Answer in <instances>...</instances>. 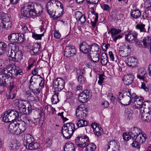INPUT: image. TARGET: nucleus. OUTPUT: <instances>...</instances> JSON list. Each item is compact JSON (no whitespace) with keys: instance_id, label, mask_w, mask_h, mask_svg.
Returning <instances> with one entry per match:
<instances>
[{"instance_id":"f257e3e1","label":"nucleus","mask_w":151,"mask_h":151,"mask_svg":"<svg viewBox=\"0 0 151 151\" xmlns=\"http://www.w3.org/2000/svg\"><path fill=\"white\" fill-rule=\"evenodd\" d=\"M9 46L11 49L8 52L9 57L12 58L13 61L18 62L22 59L23 54L21 50L15 44H9Z\"/></svg>"},{"instance_id":"f03ea898","label":"nucleus","mask_w":151,"mask_h":151,"mask_svg":"<svg viewBox=\"0 0 151 151\" xmlns=\"http://www.w3.org/2000/svg\"><path fill=\"white\" fill-rule=\"evenodd\" d=\"M18 111L15 109H9L2 116L4 122H10L18 119L20 117Z\"/></svg>"},{"instance_id":"7ed1b4c3","label":"nucleus","mask_w":151,"mask_h":151,"mask_svg":"<svg viewBox=\"0 0 151 151\" xmlns=\"http://www.w3.org/2000/svg\"><path fill=\"white\" fill-rule=\"evenodd\" d=\"M76 130L74 124L69 123L64 124L61 129L62 134L65 139H70Z\"/></svg>"},{"instance_id":"20e7f679","label":"nucleus","mask_w":151,"mask_h":151,"mask_svg":"<svg viewBox=\"0 0 151 151\" xmlns=\"http://www.w3.org/2000/svg\"><path fill=\"white\" fill-rule=\"evenodd\" d=\"M26 103H24L22 101H19L18 100L15 101L14 104L18 107V109L20 113L22 114L27 115L32 112V106L30 105L26 108Z\"/></svg>"},{"instance_id":"39448f33","label":"nucleus","mask_w":151,"mask_h":151,"mask_svg":"<svg viewBox=\"0 0 151 151\" xmlns=\"http://www.w3.org/2000/svg\"><path fill=\"white\" fill-rule=\"evenodd\" d=\"M8 40L11 43L10 44L17 43L20 44L23 42L25 38L23 34L21 33H12L8 37Z\"/></svg>"},{"instance_id":"423d86ee","label":"nucleus","mask_w":151,"mask_h":151,"mask_svg":"<svg viewBox=\"0 0 151 151\" xmlns=\"http://www.w3.org/2000/svg\"><path fill=\"white\" fill-rule=\"evenodd\" d=\"M14 65H9L7 68H5L2 70V73L0 76L1 78L5 76L7 80L12 79L15 76L16 69H13Z\"/></svg>"},{"instance_id":"0eeeda50","label":"nucleus","mask_w":151,"mask_h":151,"mask_svg":"<svg viewBox=\"0 0 151 151\" xmlns=\"http://www.w3.org/2000/svg\"><path fill=\"white\" fill-rule=\"evenodd\" d=\"M140 111V115L143 121L148 122H151V106L142 108Z\"/></svg>"},{"instance_id":"6e6552de","label":"nucleus","mask_w":151,"mask_h":151,"mask_svg":"<svg viewBox=\"0 0 151 151\" xmlns=\"http://www.w3.org/2000/svg\"><path fill=\"white\" fill-rule=\"evenodd\" d=\"M98 45L95 43L89 45L86 42H83L80 45V50L83 53L88 54L89 55L92 51L91 50L92 47H95L98 48Z\"/></svg>"},{"instance_id":"1a4fd4ad","label":"nucleus","mask_w":151,"mask_h":151,"mask_svg":"<svg viewBox=\"0 0 151 151\" xmlns=\"http://www.w3.org/2000/svg\"><path fill=\"white\" fill-rule=\"evenodd\" d=\"M64 81L62 78H58L53 81V88L55 91L60 92L64 88Z\"/></svg>"},{"instance_id":"9d476101","label":"nucleus","mask_w":151,"mask_h":151,"mask_svg":"<svg viewBox=\"0 0 151 151\" xmlns=\"http://www.w3.org/2000/svg\"><path fill=\"white\" fill-rule=\"evenodd\" d=\"M89 142V139L86 135L78 136L75 139V143L80 147L86 146Z\"/></svg>"},{"instance_id":"9b49d317","label":"nucleus","mask_w":151,"mask_h":151,"mask_svg":"<svg viewBox=\"0 0 151 151\" xmlns=\"http://www.w3.org/2000/svg\"><path fill=\"white\" fill-rule=\"evenodd\" d=\"M88 113V110L85 108H82L79 106L77 108L76 114L78 119H84L86 117Z\"/></svg>"},{"instance_id":"f8f14e48","label":"nucleus","mask_w":151,"mask_h":151,"mask_svg":"<svg viewBox=\"0 0 151 151\" xmlns=\"http://www.w3.org/2000/svg\"><path fill=\"white\" fill-rule=\"evenodd\" d=\"M77 51L75 47L69 45L65 47L64 51V55L67 57H73L76 54Z\"/></svg>"},{"instance_id":"ddd939ff","label":"nucleus","mask_w":151,"mask_h":151,"mask_svg":"<svg viewBox=\"0 0 151 151\" xmlns=\"http://www.w3.org/2000/svg\"><path fill=\"white\" fill-rule=\"evenodd\" d=\"M138 34L135 31L129 32L125 35V39L130 43H134L137 38Z\"/></svg>"},{"instance_id":"4468645a","label":"nucleus","mask_w":151,"mask_h":151,"mask_svg":"<svg viewBox=\"0 0 151 151\" xmlns=\"http://www.w3.org/2000/svg\"><path fill=\"white\" fill-rule=\"evenodd\" d=\"M139 97L136 99V100L134 101V102H136L135 104L137 108H140V109H144L145 107H147L149 106L150 104L147 101L143 102V98L141 97L140 98H139Z\"/></svg>"},{"instance_id":"2eb2a0df","label":"nucleus","mask_w":151,"mask_h":151,"mask_svg":"<svg viewBox=\"0 0 151 151\" xmlns=\"http://www.w3.org/2000/svg\"><path fill=\"white\" fill-rule=\"evenodd\" d=\"M89 96V91L88 90H84V91L80 94L78 97V100L82 103L86 102L88 101Z\"/></svg>"},{"instance_id":"dca6fc26","label":"nucleus","mask_w":151,"mask_h":151,"mask_svg":"<svg viewBox=\"0 0 151 151\" xmlns=\"http://www.w3.org/2000/svg\"><path fill=\"white\" fill-rule=\"evenodd\" d=\"M148 75L146 70L144 68H141L139 69L137 73V78L140 80L145 81Z\"/></svg>"},{"instance_id":"f3484780","label":"nucleus","mask_w":151,"mask_h":151,"mask_svg":"<svg viewBox=\"0 0 151 151\" xmlns=\"http://www.w3.org/2000/svg\"><path fill=\"white\" fill-rule=\"evenodd\" d=\"M141 132L140 129L138 128L137 127H134L133 130L129 131V134L133 139L136 140L137 138L138 135H139Z\"/></svg>"},{"instance_id":"a211bd4d","label":"nucleus","mask_w":151,"mask_h":151,"mask_svg":"<svg viewBox=\"0 0 151 151\" xmlns=\"http://www.w3.org/2000/svg\"><path fill=\"white\" fill-rule=\"evenodd\" d=\"M43 8L41 5L37 3L34 12L32 13V16L34 17L39 16L43 12Z\"/></svg>"},{"instance_id":"6ab92c4d","label":"nucleus","mask_w":151,"mask_h":151,"mask_svg":"<svg viewBox=\"0 0 151 151\" xmlns=\"http://www.w3.org/2000/svg\"><path fill=\"white\" fill-rule=\"evenodd\" d=\"M21 16L23 18L27 19L31 16H32L31 13L27 9H26V7L25 6L21 8Z\"/></svg>"},{"instance_id":"aec40b11","label":"nucleus","mask_w":151,"mask_h":151,"mask_svg":"<svg viewBox=\"0 0 151 151\" xmlns=\"http://www.w3.org/2000/svg\"><path fill=\"white\" fill-rule=\"evenodd\" d=\"M32 92V91L29 90L26 91L25 95L27 97V100L31 101H39V97L36 96H33L31 93Z\"/></svg>"},{"instance_id":"412c9836","label":"nucleus","mask_w":151,"mask_h":151,"mask_svg":"<svg viewBox=\"0 0 151 151\" xmlns=\"http://www.w3.org/2000/svg\"><path fill=\"white\" fill-rule=\"evenodd\" d=\"M40 43H37L34 45L30 50V52L32 55H38L40 51Z\"/></svg>"},{"instance_id":"4be33fe9","label":"nucleus","mask_w":151,"mask_h":151,"mask_svg":"<svg viewBox=\"0 0 151 151\" xmlns=\"http://www.w3.org/2000/svg\"><path fill=\"white\" fill-rule=\"evenodd\" d=\"M137 59L133 57L128 58L126 60V63L130 67H133L137 65Z\"/></svg>"},{"instance_id":"5701e85b","label":"nucleus","mask_w":151,"mask_h":151,"mask_svg":"<svg viewBox=\"0 0 151 151\" xmlns=\"http://www.w3.org/2000/svg\"><path fill=\"white\" fill-rule=\"evenodd\" d=\"M134 79V76L133 75H127L124 76L123 81L125 84L128 85L132 83Z\"/></svg>"},{"instance_id":"b1692460","label":"nucleus","mask_w":151,"mask_h":151,"mask_svg":"<svg viewBox=\"0 0 151 151\" xmlns=\"http://www.w3.org/2000/svg\"><path fill=\"white\" fill-rule=\"evenodd\" d=\"M144 48H149L151 46V37L147 36L143 39L142 40Z\"/></svg>"},{"instance_id":"393cba45","label":"nucleus","mask_w":151,"mask_h":151,"mask_svg":"<svg viewBox=\"0 0 151 151\" xmlns=\"http://www.w3.org/2000/svg\"><path fill=\"white\" fill-rule=\"evenodd\" d=\"M130 15L134 19H137L139 18L141 15V12L138 9L135 8L132 10L130 12Z\"/></svg>"},{"instance_id":"a878e982","label":"nucleus","mask_w":151,"mask_h":151,"mask_svg":"<svg viewBox=\"0 0 151 151\" xmlns=\"http://www.w3.org/2000/svg\"><path fill=\"white\" fill-rule=\"evenodd\" d=\"M125 48H126V46L125 45H123L120 47L119 50V54L120 56L127 57L129 55V52H127V50H125Z\"/></svg>"},{"instance_id":"bb28decb","label":"nucleus","mask_w":151,"mask_h":151,"mask_svg":"<svg viewBox=\"0 0 151 151\" xmlns=\"http://www.w3.org/2000/svg\"><path fill=\"white\" fill-rule=\"evenodd\" d=\"M37 3L35 2H29L25 4V6L26 7V9H27L32 14V13H33V12H34V11H35Z\"/></svg>"},{"instance_id":"cd10ccee","label":"nucleus","mask_w":151,"mask_h":151,"mask_svg":"<svg viewBox=\"0 0 151 151\" xmlns=\"http://www.w3.org/2000/svg\"><path fill=\"white\" fill-rule=\"evenodd\" d=\"M34 141V139L33 136L31 135L27 134H26L24 137V142H25L27 147V146L29 144H30Z\"/></svg>"},{"instance_id":"c85d7f7f","label":"nucleus","mask_w":151,"mask_h":151,"mask_svg":"<svg viewBox=\"0 0 151 151\" xmlns=\"http://www.w3.org/2000/svg\"><path fill=\"white\" fill-rule=\"evenodd\" d=\"M136 29L139 30L140 32H146L147 30L145 28V25L142 23H140L137 24L135 26Z\"/></svg>"},{"instance_id":"c756f323","label":"nucleus","mask_w":151,"mask_h":151,"mask_svg":"<svg viewBox=\"0 0 151 151\" xmlns=\"http://www.w3.org/2000/svg\"><path fill=\"white\" fill-rule=\"evenodd\" d=\"M123 99L121 103L122 104L124 105V106H127L129 105L132 102L131 99L130 97L124 96L122 95Z\"/></svg>"},{"instance_id":"7c9ffc66","label":"nucleus","mask_w":151,"mask_h":151,"mask_svg":"<svg viewBox=\"0 0 151 151\" xmlns=\"http://www.w3.org/2000/svg\"><path fill=\"white\" fill-rule=\"evenodd\" d=\"M76 124L78 127H80L87 126L88 122L84 119H78L76 122Z\"/></svg>"},{"instance_id":"2f4dec72","label":"nucleus","mask_w":151,"mask_h":151,"mask_svg":"<svg viewBox=\"0 0 151 151\" xmlns=\"http://www.w3.org/2000/svg\"><path fill=\"white\" fill-rule=\"evenodd\" d=\"M12 25V22H2L0 23V27L2 29H10Z\"/></svg>"},{"instance_id":"473e14b6","label":"nucleus","mask_w":151,"mask_h":151,"mask_svg":"<svg viewBox=\"0 0 151 151\" xmlns=\"http://www.w3.org/2000/svg\"><path fill=\"white\" fill-rule=\"evenodd\" d=\"M18 123L17 122H14L11 123L9 126V129L10 131L17 132Z\"/></svg>"},{"instance_id":"72a5a7b5","label":"nucleus","mask_w":151,"mask_h":151,"mask_svg":"<svg viewBox=\"0 0 151 151\" xmlns=\"http://www.w3.org/2000/svg\"><path fill=\"white\" fill-rule=\"evenodd\" d=\"M122 32V30L119 29H116L114 28H111L108 32V33H111V37H114Z\"/></svg>"},{"instance_id":"f704fd0d","label":"nucleus","mask_w":151,"mask_h":151,"mask_svg":"<svg viewBox=\"0 0 151 151\" xmlns=\"http://www.w3.org/2000/svg\"><path fill=\"white\" fill-rule=\"evenodd\" d=\"M89 55L90 60L93 62L96 63L99 61L100 58L99 55L93 54V52L92 53L91 52Z\"/></svg>"},{"instance_id":"c9c22d12","label":"nucleus","mask_w":151,"mask_h":151,"mask_svg":"<svg viewBox=\"0 0 151 151\" xmlns=\"http://www.w3.org/2000/svg\"><path fill=\"white\" fill-rule=\"evenodd\" d=\"M20 117L22 120V122H24L27 125L29 124L31 122H32L29 118L25 115L20 116Z\"/></svg>"},{"instance_id":"e433bc0d","label":"nucleus","mask_w":151,"mask_h":151,"mask_svg":"<svg viewBox=\"0 0 151 151\" xmlns=\"http://www.w3.org/2000/svg\"><path fill=\"white\" fill-rule=\"evenodd\" d=\"M93 132L96 135L99 137L102 134V130L101 127V125L99 124H98V127L96 126L95 129H93Z\"/></svg>"},{"instance_id":"4c0bfd02","label":"nucleus","mask_w":151,"mask_h":151,"mask_svg":"<svg viewBox=\"0 0 151 151\" xmlns=\"http://www.w3.org/2000/svg\"><path fill=\"white\" fill-rule=\"evenodd\" d=\"M85 149L86 151H94L96 148V145L93 143L88 144Z\"/></svg>"},{"instance_id":"58836bf2","label":"nucleus","mask_w":151,"mask_h":151,"mask_svg":"<svg viewBox=\"0 0 151 151\" xmlns=\"http://www.w3.org/2000/svg\"><path fill=\"white\" fill-rule=\"evenodd\" d=\"M39 146L40 145L38 143H34L32 142L30 144H29L27 147L30 150H36L37 149Z\"/></svg>"},{"instance_id":"ea45409f","label":"nucleus","mask_w":151,"mask_h":151,"mask_svg":"<svg viewBox=\"0 0 151 151\" xmlns=\"http://www.w3.org/2000/svg\"><path fill=\"white\" fill-rule=\"evenodd\" d=\"M138 136L137 138L136 139L138 141H139L140 143H143L145 142L146 139V134H143L141 132Z\"/></svg>"},{"instance_id":"a19ab883","label":"nucleus","mask_w":151,"mask_h":151,"mask_svg":"<svg viewBox=\"0 0 151 151\" xmlns=\"http://www.w3.org/2000/svg\"><path fill=\"white\" fill-rule=\"evenodd\" d=\"M20 145V144L17 143V142L14 141L12 142L9 147L10 150H15L19 149V147Z\"/></svg>"},{"instance_id":"79ce46f5","label":"nucleus","mask_w":151,"mask_h":151,"mask_svg":"<svg viewBox=\"0 0 151 151\" xmlns=\"http://www.w3.org/2000/svg\"><path fill=\"white\" fill-rule=\"evenodd\" d=\"M101 63L104 65L106 64L108 62L107 58V54L105 53H103L102 54L101 57Z\"/></svg>"},{"instance_id":"37998d69","label":"nucleus","mask_w":151,"mask_h":151,"mask_svg":"<svg viewBox=\"0 0 151 151\" xmlns=\"http://www.w3.org/2000/svg\"><path fill=\"white\" fill-rule=\"evenodd\" d=\"M7 46L6 44L4 42H0V55L4 53Z\"/></svg>"},{"instance_id":"c03bdc74","label":"nucleus","mask_w":151,"mask_h":151,"mask_svg":"<svg viewBox=\"0 0 151 151\" xmlns=\"http://www.w3.org/2000/svg\"><path fill=\"white\" fill-rule=\"evenodd\" d=\"M27 124L24 122H21L20 123H18V127L21 132H24L27 127Z\"/></svg>"},{"instance_id":"a18cd8bd","label":"nucleus","mask_w":151,"mask_h":151,"mask_svg":"<svg viewBox=\"0 0 151 151\" xmlns=\"http://www.w3.org/2000/svg\"><path fill=\"white\" fill-rule=\"evenodd\" d=\"M58 93H55L51 99L52 104H56L59 101Z\"/></svg>"},{"instance_id":"49530a36","label":"nucleus","mask_w":151,"mask_h":151,"mask_svg":"<svg viewBox=\"0 0 151 151\" xmlns=\"http://www.w3.org/2000/svg\"><path fill=\"white\" fill-rule=\"evenodd\" d=\"M44 35V33L37 34L35 33H32V37L36 40H41L42 37Z\"/></svg>"},{"instance_id":"de8ad7c7","label":"nucleus","mask_w":151,"mask_h":151,"mask_svg":"<svg viewBox=\"0 0 151 151\" xmlns=\"http://www.w3.org/2000/svg\"><path fill=\"white\" fill-rule=\"evenodd\" d=\"M77 79L78 82L80 84L84 83L86 81V79L83 76L81 75H80L78 76Z\"/></svg>"},{"instance_id":"09e8293b","label":"nucleus","mask_w":151,"mask_h":151,"mask_svg":"<svg viewBox=\"0 0 151 151\" xmlns=\"http://www.w3.org/2000/svg\"><path fill=\"white\" fill-rule=\"evenodd\" d=\"M132 115V111L130 109H127L125 111V115L126 117L130 119Z\"/></svg>"},{"instance_id":"8fccbe9b","label":"nucleus","mask_w":151,"mask_h":151,"mask_svg":"<svg viewBox=\"0 0 151 151\" xmlns=\"http://www.w3.org/2000/svg\"><path fill=\"white\" fill-rule=\"evenodd\" d=\"M98 14H95V18L94 22H92V21L91 22V25L94 28L95 27L96 23L98 21Z\"/></svg>"},{"instance_id":"3c124183","label":"nucleus","mask_w":151,"mask_h":151,"mask_svg":"<svg viewBox=\"0 0 151 151\" xmlns=\"http://www.w3.org/2000/svg\"><path fill=\"white\" fill-rule=\"evenodd\" d=\"M104 77L105 76L103 74L99 75V80L98 81V83L99 85H101L103 82V81L104 79Z\"/></svg>"},{"instance_id":"603ef678","label":"nucleus","mask_w":151,"mask_h":151,"mask_svg":"<svg viewBox=\"0 0 151 151\" xmlns=\"http://www.w3.org/2000/svg\"><path fill=\"white\" fill-rule=\"evenodd\" d=\"M12 18L10 15H8L6 17L4 18L2 22H12Z\"/></svg>"},{"instance_id":"864d4df0","label":"nucleus","mask_w":151,"mask_h":151,"mask_svg":"<svg viewBox=\"0 0 151 151\" xmlns=\"http://www.w3.org/2000/svg\"><path fill=\"white\" fill-rule=\"evenodd\" d=\"M86 1L88 4H94L95 6V5L96 6V4L99 1L98 0H86Z\"/></svg>"},{"instance_id":"5fc2aeb1","label":"nucleus","mask_w":151,"mask_h":151,"mask_svg":"<svg viewBox=\"0 0 151 151\" xmlns=\"http://www.w3.org/2000/svg\"><path fill=\"white\" fill-rule=\"evenodd\" d=\"M124 139L126 141L129 140L131 139V137H130V135H129L127 134L126 133H124L122 135Z\"/></svg>"},{"instance_id":"6e6d98bb","label":"nucleus","mask_w":151,"mask_h":151,"mask_svg":"<svg viewBox=\"0 0 151 151\" xmlns=\"http://www.w3.org/2000/svg\"><path fill=\"white\" fill-rule=\"evenodd\" d=\"M82 14L81 12L79 11L76 12L75 13L76 18L77 21L78 20L81 18Z\"/></svg>"},{"instance_id":"4d7b16f0","label":"nucleus","mask_w":151,"mask_h":151,"mask_svg":"<svg viewBox=\"0 0 151 151\" xmlns=\"http://www.w3.org/2000/svg\"><path fill=\"white\" fill-rule=\"evenodd\" d=\"M110 46V45L109 44H107L106 43H103L102 44L101 47L103 50L104 51H106L107 49Z\"/></svg>"},{"instance_id":"13d9d810","label":"nucleus","mask_w":151,"mask_h":151,"mask_svg":"<svg viewBox=\"0 0 151 151\" xmlns=\"http://www.w3.org/2000/svg\"><path fill=\"white\" fill-rule=\"evenodd\" d=\"M142 43H143L142 41H139L138 40L135 43V45L136 46L139 47L144 48L143 45H142Z\"/></svg>"},{"instance_id":"bf43d9fd","label":"nucleus","mask_w":151,"mask_h":151,"mask_svg":"<svg viewBox=\"0 0 151 151\" xmlns=\"http://www.w3.org/2000/svg\"><path fill=\"white\" fill-rule=\"evenodd\" d=\"M132 146L133 147H136L138 149L140 147V145L138 142L136 141H134L132 144Z\"/></svg>"},{"instance_id":"052dcab7","label":"nucleus","mask_w":151,"mask_h":151,"mask_svg":"<svg viewBox=\"0 0 151 151\" xmlns=\"http://www.w3.org/2000/svg\"><path fill=\"white\" fill-rule=\"evenodd\" d=\"M86 17L85 15H82L78 20L80 21L81 22L82 24H83L86 21Z\"/></svg>"},{"instance_id":"680f3d73","label":"nucleus","mask_w":151,"mask_h":151,"mask_svg":"<svg viewBox=\"0 0 151 151\" xmlns=\"http://www.w3.org/2000/svg\"><path fill=\"white\" fill-rule=\"evenodd\" d=\"M113 39V41L115 42H116L117 40L119 39L122 38V37L120 35H119L117 36H114V37H112Z\"/></svg>"},{"instance_id":"e2e57ef3","label":"nucleus","mask_w":151,"mask_h":151,"mask_svg":"<svg viewBox=\"0 0 151 151\" xmlns=\"http://www.w3.org/2000/svg\"><path fill=\"white\" fill-rule=\"evenodd\" d=\"M41 89L40 88H36L32 91V92L35 95L39 94L40 93Z\"/></svg>"},{"instance_id":"0e129e2a","label":"nucleus","mask_w":151,"mask_h":151,"mask_svg":"<svg viewBox=\"0 0 151 151\" xmlns=\"http://www.w3.org/2000/svg\"><path fill=\"white\" fill-rule=\"evenodd\" d=\"M141 87V88L143 89L146 92L148 91V89L147 86H146L144 82L142 83Z\"/></svg>"},{"instance_id":"69168bd1","label":"nucleus","mask_w":151,"mask_h":151,"mask_svg":"<svg viewBox=\"0 0 151 151\" xmlns=\"http://www.w3.org/2000/svg\"><path fill=\"white\" fill-rule=\"evenodd\" d=\"M124 91H125L127 96H129L130 97L131 96V92L127 88H125Z\"/></svg>"},{"instance_id":"338daca9","label":"nucleus","mask_w":151,"mask_h":151,"mask_svg":"<svg viewBox=\"0 0 151 151\" xmlns=\"http://www.w3.org/2000/svg\"><path fill=\"white\" fill-rule=\"evenodd\" d=\"M145 4L147 8L151 6V0H147L145 2Z\"/></svg>"},{"instance_id":"774afa93","label":"nucleus","mask_w":151,"mask_h":151,"mask_svg":"<svg viewBox=\"0 0 151 151\" xmlns=\"http://www.w3.org/2000/svg\"><path fill=\"white\" fill-rule=\"evenodd\" d=\"M22 31L23 32L25 33L26 32H29L28 27L25 25H23L22 28Z\"/></svg>"}]
</instances>
